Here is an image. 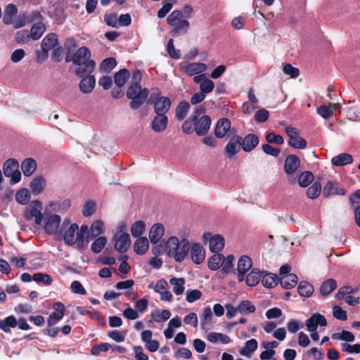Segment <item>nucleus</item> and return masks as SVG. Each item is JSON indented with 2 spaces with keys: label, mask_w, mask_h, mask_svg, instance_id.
I'll use <instances>...</instances> for the list:
<instances>
[{
  "label": "nucleus",
  "mask_w": 360,
  "mask_h": 360,
  "mask_svg": "<svg viewBox=\"0 0 360 360\" xmlns=\"http://www.w3.org/2000/svg\"><path fill=\"white\" fill-rule=\"evenodd\" d=\"M104 22L110 27H118V18L116 13H108L104 16Z\"/></svg>",
  "instance_id": "obj_62"
},
{
  "label": "nucleus",
  "mask_w": 360,
  "mask_h": 360,
  "mask_svg": "<svg viewBox=\"0 0 360 360\" xmlns=\"http://www.w3.org/2000/svg\"><path fill=\"white\" fill-rule=\"evenodd\" d=\"M168 287V283L165 279L158 281L155 285L153 283L148 285V288L153 289L155 292H169Z\"/></svg>",
  "instance_id": "obj_50"
},
{
  "label": "nucleus",
  "mask_w": 360,
  "mask_h": 360,
  "mask_svg": "<svg viewBox=\"0 0 360 360\" xmlns=\"http://www.w3.org/2000/svg\"><path fill=\"white\" fill-rule=\"evenodd\" d=\"M53 309L55 311L49 316L47 321L49 326L54 325L57 321H60L65 314V306L62 302H56L53 304Z\"/></svg>",
  "instance_id": "obj_19"
},
{
  "label": "nucleus",
  "mask_w": 360,
  "mask_h": 360,
  "mask_svg": "<svg viewBox=\"0 0 360 360\" xmlns=\"http://www.w3.org/2000/svg\"><path fill=\"white\" fill-rule=\"evenodd\" d=\"M288 144L296 149H304L307 147V141L305 139L297 135L291 141H288Z\"/></svg>",
  "instance_id": "obj_54"
},
{
  "label": "nucleus",
  "mask_w": 360,
  "mask_h": 360,
  "mask_svg": "<svg viewBox=\"0 0 360 360\" xmlns=\"http://www.w3.org/2000/svg\"><path fill=\"white\" fill-rule=\"evenodd\" d=\"M190 244L186 238L181 240L176 236H170L165 243V250L167 255L176 262L183 261L186 257Z\"/></svg>",
  "instance_id": "obj_2"
},
{
  "label": "nucleus",
  "mask_w": 360,
  "mask_h": 360,
  "mask_svg": "<svg viewBox=\"0 0 360 360\" xmlns=\"http://www.w3.org/2000/svg\"><path fill=\"white\" fill-rule=\"evenodd\" d=\"M116 66V60L113 58H108L105 59L100 66L102 72H109Z\"/></svg>",
  "instance_id": "obj_55"
},
{
  "label": "nucleus",
  "mask_w": 360,
  "mask_h": 360,
  "mask_svg": "<svg viewBox=\"0 0 360 360\" xmlns=\"http://www.w3.org/2000/svg\"><path fill=\"white\" fill-rule=\"evenodd\" d=\"M257 341L255 339L249 340L245 342V347L240 351V354L245 356H250L257 349Z\"/></svg>",
  "instance_id": "obj_40"
},
{
  "label": "nucleus",
  "mask_w": 360,
  "mask_h": 360,
  "mask_svg": "<svg viewBox=\"0 0 360 360\" xmlns=\"http://www.w3.org/2000/svg\"><path fill=\"white\" fill-rule=\"evenodd\" d=\"M95 85L96 79L94 76L89 75L82 79L79 88L83 94H89L93 91Z\"/></svg>",
  "instance_id": "obj_22"
},
{
  "label": "nucleus",
  "mask_w": 360,
  "mask_h": 360,
  "mask_svg": "<svg viewBox=\"0 0 360 360\" xmlns=\"http://www.w3.org/2000/svg\"><path fill=\"white\" fill-rule=\"evenodd\" d=\"M318 326H326L327 320L325 316L319 313L314 314L306 321V326L310 332L316 330Z\"/></svg>",
  "instance_id": "obj_14"
},
{
  "label": "nucleus",
  "mask_w": 360,
  "mask_h": 360,
  "mask_svg": "<svg viewBox=\"0 0 360 360\" xmlns=\"http://www.w3.org/2000/svg\"><path fill=\"white\" fill-rule=\"evenodd\" d=\"M18 13V8L14 4H8L4 9L3 22L5 25H11Z\"/></svg>",
  "instance_id": "obj_27"
},
{
  "label": "nucleus",
  "mask_w": 360,
  "mask_h": 360,
  "mask_svg": "<svg viewBox=\"0 0 360 360\" xmlns=\"http://www.w3.org/2000/svg\"><path fill=\"white\" fill-rule=\"evenodd\" d=\"M30 22V20L29 19V17L27 16V15L26 13H20L16 18H14L11 25H13V26L15 29H18V28H20V27L26 25Z\"/></svg>",
  "instance_id": "obj_49"
},
{
  "label": "nucleus",
  "mask_w": 360,
  "mask_h": 360,
  "mask_svg": "<svg viewBox=\"0 0 360 360\" xmlns=\"http://www.w3.org/2000/svg\"><path fill=\"white\" fill-rule=\"evenodd\" d=\"M255 307L248 300L242 301L237 307V310L240 314L253 313L255 311Z\"/></svg>",
  "instance_id": "obj_52"
},
{
  "label": "nucleus",
  "mask_w": 360,
  "mask_h": 360,
  "mask_svg": "<svg viewBox=\"0 0 360 360\" xmlns=\"http://www.w3.org/2000/svg\"><path fill=\"white\" fill-rule=\"evenodd\" d=\"M314 180V175L310 172H304L300 174L298 178V184L301 187L308 186Z\"/></svg>",
  "instance_id": "obj_46"
},
{
  "label": "nucleus",
  "mask_w": 360,
  "mask_h": 360,
  "mask_svg": "<svg viewBox=\"0 0 360 360\" xmlns=\"http://www.w3.org/2000/svg\"><path fill=\"white\" fill-rule=\"evenodd\" d=\"M190 110V105L186 101L180 102L175 109V116L179 121H182Z\"/></svg>",
  "instance_id": "obj_34"
},
{
  "label": "nucleus",
  "mask_w": 360,
  "mask_h": 360,
  "mask_svg": "<svg viewBox=\"0 0 360 360\" xmlns=\"http://www.w3.org/2000/svg\"><path fill=\"white\" fill-rule=\"evenodd\" d=\"M107 244V238L104 236L97 238L91 244V249L94 253H99Z\"/></svg>",
  "instance_id": "obj_47"
},
{
  "label": "nucleus",
  "mask_w": 360,
  "mask_h": 360,
  "mask_svg": "<svg viewBox=\"0 0 360 360\" xmlns=\"http://www.w3.org/2000/svg\"><path fill=\"white\" fill-rule=\"evenodd\" d=\"M126 227L124 225H121L114 236L115 248L119 252H125L130 247L131 240L129 233L125 232Z\"/></svg>",
  "instance_id": "obj_9"
},
{
  "label": "nucleus",
  "mask_w": 360,
  "mask_h": 360,
  "mask_svg": "<svg viewBox=\"0 0 360 360\" xmlns=\"http://www.w3.org/2000/svg\"><path fill=\"white\" fill-rule=\"evenodd\" d=\"M129 72L127 69L120 70L115 73L114 76L115 84L120 88L124 86L129 79Z\"/></svg>",
  "instance_id": "obj_37"
},
{
  "label": "nucleus",
  "mask_w": 360,
  "mask_h": 360,
  "mask_svg": "<svg viewBox=\"0 0 360 360\" xmlns=\"http://www.w3.org/2000/svg\"><path fill=\"white\" fill-rule=\"evenodd\" d=\"M261 281L265 288L271 289L278 284V278L274 274L263 272Z\"/></svg>",
  "instance_id": "obj_29"
},
{
  "label": "nucleus",
  "mask_w": 360,
  "mask_h": 360,
  "mask_svg": "<svg viewBox=\"0 0 360 360\" xmlns=\"http://www.w3.org/2000/svg\"><path fill=\"white\" fill-rule=\"evenodd\" d=\"M283 71L285 75H289L292 78L297 77L300 75L299 70L294 68L290 63H287L283 66Z\"/></svg>",
  "instance_id": "obj_63"
},
{
  "label": "nucleus",
  "mask_w": 360,
  "mask_h": 360,
  "mask_svg": "<svg viewBox=\"0 0 360 360\" xmlns=\"http://www.w3.org/2000/svg\"><path fill=\"white\" fill-rule=\"evenodd\" d=\"M186 281L184 278H172L169 283L172 286L173 292H184Z\"/></svg>",
  "instance_id": "obj_42"
},
{
  "label": "nucleus",
  "mask_w": 360,
  "mask_h": 360,
  "mask_svg": "<svg viewBox=\"0 0 360 360\" xmlns=\"http://www.w3.org/2000/svg\"><path fill=\"white\" fill-rule=\"evenodd\" d=\"M17 325L18 321L13 316H9L4 320H0V329L5 333L10 332V328H15Z\"/></svg>",
  "instance_id": "obj_39"
},
{
  "label": "nucleus",
  "mask_w": 360,
  "mask_h": 360,
  "mask_svg": "<svg viewBox=\"0 0 360 360\" xmlns=\"http://www.w3.org/2000/svg\"><path fill=\"white\" fill-rule=\"evenodd\" d=\"M231 122L228 118L219 119L214 129L215 136L219 139L224 137L229 131H231Z\"/></svg>",
  "instance_id": "obj_18"
},
{
  "label": "nucleus",
  "mask_w": 360,
  "mask_h": 360,
  "mask_svg": "<svg viewBox=\"0 0 360 360\" xmlns=\"http://www.w3.org/2000/svg\"><path fill=\"white\" fill-rule=\"evenodd\" d=\"M146 230V224L142 221H137L134 223L131 227V233L133 237H139L142 235Z\"/></svg>",
  "instance_id": "obj_48"
},
{
  "label": "nucleus",
  "mask_w": 360,
  "mask_h": 360,
  "mask_svg": "<svg viewBox=\"0 0 360 360\" xmlns=\"http://www.w3.org/2000/svg\"><path fill=\"white\" fill-rule=\"evenodd\" d=\"M149 242L146 237H139L134 244V252L140 255H144L148 250Z\"/></svg>",
  "instance_id": "obj_31"
},
{
  "label": "nucleus",
  "mask_w": 360,
  "mask_h": 360,
  "mask_svg": "<svg viewBox=\"0 0 360 360\" xmlns=\"http://www.w3.org/2000/svg\"><path fill=\"white\" fill-rule=\"evenodd\" d=\"M337 288L335 280L333 278L325 281L321 287L320 292H331Z\"/></svg>",
  "instance_id": "obj_53"
},
{
  "label": "nucleus",
  "mask_w": 360,
  "mask_h": 360,
  "mask_svg": "<svg viewBox=\"0 0 360 360\" xmlns=\"http://www.w3.org/2000/svg\"><path fill=\"white\" fill-rule=\"evenodd\" d=\"M149 95V91L146 88H142L141 84H131L127 91V96L131 101L129 106L133 110L139 108L146 101Z\"/></svg>",
  "instance_id": "obj_4"
},
{
  "label": "nucleus",
  "mask_w": 360,
  "mask_h": 360,
  "mask_svg": "<svg viewBox=\"0 0 360 360\" xmlns=\"http://www.w3.org/2000/svg\"><path fill=\"white\" fill-rule=\"evenodd\" d=\"M111 348V345L109 343H101L93 346L91 349V354L94 356H98L101 352H107Z\"/></svg>",
  "instance_id": "obj_58"
},
{
  "label": "nucleus",
  "mask_w": 360,
  "mask_h": 360,
  "mask_svg": "<svg viewBox=\"0 0 360 360\" xmlns=\"http://www.w3.org/2000/svg\"><path fill=\"white\" fill-rule=\"evenodd\" d=\"M183 13L180 10L173 11L167 18V24L173 27V35L186 34L191 27L188 20L183 19Z\"/></svg>",
  "instance_id": "obj_6"
},
{
  "label": "nucleus",
  "mask_w": 360,
  "mask_h": 360,
  "mask_svg": "<svg viewBox=\"0 0 360 360\" xmlns=\"http://www.w3.org/2000/svg\"><path fill=\"white\" fill-rule=\"evenodd\" d=\"M234 256L232 255H228L226 258L224 257V260L222 263V269L221 271L224 274H235L236 269H234L233 262H234Z\"/></svg>",
  "instance_id": "obj_41"
},
{
  "label": "nucleus",
  "mask_w": 360,
  "mask_h": 360,
  "mask_svg": "<svg viewBox=\"0 0 360 360\" xmlns=\"http://www.w3.org/2000/svg\"><path fill=\"white\" fill-rule=\"evenodd\" d=\"M353 158L348 153H340L331 159V163L334 166L342 167L352 163Z\"/></svg>",
  "instance_id": "obj_30"
},
{
  "label": "nucleus",
  "mask_w": 360,
  "mask_h": 360,
  "mask_svg": "<svg viewBox=\"0 0 360 360\" xmlns=\"http://www.w3.org/2000/svg\"><path fill=\"white\" fill-rule=\"evenodd\" d=\"M316 111H317V113L321 117H322L323 118L326 119V120L329 119L333 115V111L331 110L330 108L326 105H322L319 106L317 108Z\"/></svg>",
  "instance_id": "obj_64"
},
{
  "label": "nucleus",
  "mask_w": 360,
  "mask_h": 360,
  "mask_svg": "<svg viewBox=\"0 0 360 360\" xmlns=\"http://www.w3.org/2000/svg\"><path fill=\"white\" fill-rule=\"evenodd\" d=\"M321 191V184L319 182L314 183L307 190V195L311 199L318 198Z\"/></svg>",
  "instance_id": "obj_51"
},
{
  "label": "nucleus",
  "mask_w": 360,
  "mask_h": 360,
  "mask_svg": "<svg viewBox=\"0 0 360 360\" xmlns=\"http://www.w3.org/2000/svg\"><path fill=\"white\" fill-rule=\"evenodd\" d=\"M43 205L38 200H33L26 207L24 216L27 220H34L35 226L42 224L44 212L42 213Z\"/></svg>",
  "instance_id": "obj_8"
},
{
  "label": "nucleus",
  "mask_w": 360,
  "mask_h": 360,
  "mask_svg": "<svg viewBox=\"0 0 360 360\" xmlns=\"http://www.w3.org/2000/svg\"><path fill=\"white\" fill-rule=\"evenodd\" d=\"M33 280L37 283H41L44 285H50L52 282V278L49 274H44L41 273H37L33 275Z\"/></svg>",
  "instance_id": "obj_60"
},
{
  "label": "nucleus",
  "mask_w": 360,
  "mask_h": 360,
  "mask_svg": "<svg viewBox=\"0 0 360 360\" xmlns=\"http://www.w3.org/2000/svg\"><path fill=\"white\" fill-rule=\"evenodd\" d=\"M46 31V26L41 22L34 23L30 30V37L33 40L39 39Z\"/></svg>",
  "instance_id": "obj_35"
},
{
  "label": "nucleus",
  "mask_w": 360,
  "mask_h": 360,
  "mask_svg": "<svg viewBox=\"0 0 360 360\" xmlns=\"http://www.w3.org/2000/svg\"><path fill=\"white\" fill-rule=\"evenodd\" d=\"M242 137L239 135H233L225 147V151L230 157L238 153L241 147Z\"/></svg>",
  "instance_id": "obj_16"
},
{
  "label": "nucleus",
  "mask_w": 360,
  "mask_h": 360,
  "mask_svg": "<svg viewBox=\"0 0 360 360\" xmlns=\"http://www.w3.org/2000/svg\"><path fill=\"white\" fill-rule=\"evenodd\" d=\"M194 120V131L198 136L206 134L210 128L211 118L208 115H202L197 118L196 115H193Z\"/></svg>",
  "instance_id": "obj_12"
},
{
  "label": "nucleus",
  "mask_w": 360,
  "mask_h": 360,
  "mask_svg": "<svg viewBox=\"0 0 360 360\" xmlns=\"http://www.w3.org/2000/svg\"><path fill=\"white\" fill-rule=\"evenodd\" d=\"M214 88V82L211 79L207 78H206L205 80H204V82L201 83V85H200V91L202 92L204 94H207L212 92Z\"/></svg>",
  "instance_id": "obj_61"
},
{
  "label": "nucleus",
  "mask_w": 360,
  "mask_h": 360,
  "mask_svg": "<svg viewBox=\"0 0 360 360\" xmlns=\"http://www.w3.org/2000/svg\"><path fill=\"white\" fill-rule=\"evenodd\" d=\"M30 38H31V37L27 30H22L18 31L15 36L16 42L20 44L27 43L30 40Z\"/></svg>",
  "instance_id": "obj_56"
},
{
  "label": "nucleus",
  "mask_w": 360,
  "mask_h": 360,
  "mask_svg": "<svg viewBox=\"0 0 360 360\" xmlns=\"http://www.w3.org/2000/svg\"><path fill=\"white\" fill-rule=\"evenodd\" d=\"M63 239L66 244L72 245L77 242L83 243L84 240L89 242V227L87 225H82L80 229L77 224H70L65 231Z\"/></svg>",
  "instance_id": "obj_3"
},
{
  "label": "nucleus",
  "mask_w": 360,
  "mask_h": 360,
  "mask_svg": "<svg viewBox=\"0 0 360 360\" xmlns=\"http://www.w3.org/2000/svg\"><path fill=\"white\" fill-rule=\"evenodd\" d=\"M202 239L209 243V248L212 252H219L224 248L225 240L221 235L212 236L210 233L207 232L203 234Z\"/></svg>",
  "instance_id": "obj_10"
},
{
  "label": "nucleus",
  "mask_w": 360,
  "mask_h": 360,
  "mask_svg": "<svg viewBox=\"0 0 360 360\" xmlns=\"http://www.w3.org/2000/svg\"><path fill=\"white\" fill-rule=\"evenodd\" d=\"M345 191L338 186V183L334 181H328L326 184L323 189V195L328 198L333 195H344Z\"/></svg>",
  "instance_id": "obj_21"
},
{
  "label": "nucleus",
  "mask_w": 360,
  "mask_h": 360,
  "mask_svg": "<svg viewBox=\"0 0 360 360\" xmlns=\"http://www.w3.org/2000/svg\"><path fill=\"white\" fill-rule=\"evenodd\" d=\"M300 159L295 155L288 156L285 160L284 169L286 174H293L299 167Z\"/></svg>",
  "instance_id": "obj_24"
},
{
  "label": "nucleus",
  "mask_w": 360,
  "mask_h": 360,
  "mask_svg": "<svg viewBox=\"0 0 360 360\" xmlns=\"http://www.w3.org/2000/svg\"><path fill=\"white\" fill-rule=\"evenodd\" d=\"M46 180L41 176H36L30 183V189L33 195H37L43 192L46 187Z\"/></svg>",
  "instance_id": "obj_26"
},
{
  "label": "nucleus",
  "mask_w": 360,
  "mask_h": 360,
  "mask_svg": "<svg viewBox=\"0 0 360 360\" xmlns=\"http://www.w3.org/2000/svg\"><path fill=\"white\" fill-rule=\"evenodd\" d=\"M252 266V262L249 256L242 255L239 258L236 270L239 281H244L246 273L251 269Z\"/></svg>",
  "instance_id": "obj_13"
},
{
  "label": "nucleus",
  "mask_w": 360,
  "mask_h": 360,
  "mask_svg": "<svg viewBox=\"0 0 360 360\" xmlns=\"http://www.w3.org/2000/svg\"><path fill=\"white\" fill-rule=\"evenodd\" d=\"M61 221L60 216L56 214H51L48 212L46 209L44 210V217L42 220V226L44 232L50 236H61Z\"/></svg>",
  "instance_id": "obj_5"
},
{
  "label": "nucleus",
  "mask_w": 360,
  "mask_h": 360,
  "mask_svg": "<svg viewBox=\"0 0 360 360\" xmlns=\"http://www.w3.org/2000/svg\"><path fill=\"white\" fill-rule=\"evenodd\" d=\"M58 42L57 35L54 33L47 34L42 40L41 47L46 56L48 55L49 51L55 47Z\"/></svg>",
  "instance_id": "obj_25"
},
{
  "label": "nucleus",
  "mask_w": 360,
  "mask_h": 360,
  "mask_svg": "<svg viewBox=\"0 0 360 360\" xmlns=\"http://www.w3.org/2000/svg\"><path fill=\"white\" fill-rule=\"evenodd\" d=\"M168 125V117L166 115L156 114L153 119L150 126L153 131L157 133L165 131Z\"/></svg>",
  "instance_id": "obj_15"
},
{
  "label": "nucleus",
  "mask_w": 360,
  "mask_h": 360,
  "mask_svg": "<svg viewBox=\"0 0 360 360\" xmlns=\"http://www.w3.org/2000/svg\"><path fill=\"white\" fill-rule=\"evenodd\" d=\"M96 210V202L92 200L87 201L83 207L82 213L84 217L92 216Z\"/></svg>",
  "instance_id": "obj_57"
},
{
  "label": "nucleus",
  "mask_w": 360,
  "mask_h": 360,
  "mask_svg": "<svg viewBox=\"0 0 360 360\" xmlns=\"http://www.w3.org/2000/svg\"><path fill=\"white\" fill-rule=\"evenodd\" d=\"M279 281L281 285L284 289L290 290L297 285L298 278L295 274H291L287 276H281Z\"/></svg>",
  "instance_id": "obj_32"
},
{
  "label": "nucleus",
  "mask_w": 360,
  "mask_h": 360,
  "mask_svg": "<svg viewBox=\"0 0 360 360\" xmlns=\"http://www.w3.org/2000/svg\"><path fill=\"white\" fill-rule=\"evenodd\" d=\"M18 162L14 159H9L6 161L3 166V171L5 176H11L12 172L18 169Z\"/></svg>",
  "instance_id": "obj_43"
},
{
  "label": "nucleus",
  "mask_w": 360,
  "mask_h": 360,
  "mask_svg": "<svg viewBox=\"0 0 360 360\" xmlns=\"http://www.w3.org/2000/svg\"><path fill=\"white\" fill-rule=\"evenodd\" d=\"M262 274L263 271H261L259 269L257 268L252 269L246 276V284L250 287L256 286L261 281Z\"/></svg>",
  "instance_id": "obj_28"
},
{
  "label": "nucleus",
  "mask_w": 360,
  "mask_h": 360,
  "mask_svg": "<svg viewBox=\"0 0 360 360\" xmlns=\"http://www.w3.org/2000/svg\"><path fill=\"white\" fill-rule=\"evenodd\" d=\"M91 51L85 46L80 47L77 49L76 53L71 56L70 49H68V53L65 56V61L70 62L78 65H84L85 68L82 70L79 68L76 70L75 72L77 75L82 76L85 72H91L94 71L96 67L94 60H90Z\"/></svg>",
  "instance_id": "obj_1"
},
{
  "label": "nucleus",
  "mask_w": 360,
  "mask_h": 360,
  "mask_svg": "<svg viewBox=\"0 0 360 360\" xmlns=\"http://www.w3.org/2000/svg\"><path fill=\"white\" fill-rule=\"evenodd\" d=\"M191 257L195 264H201L205 258V252L202 245L198 243H193L191 247Z\"/></svg>",
  "instance_id": "obj_17"
},
{
  "label": "nucleus",
  "mask_w": 360,
  "mask_h": 360,
  "mask_svg": "<svg viewBox=\"0 0 360 360\" xmlns=\"http://www.w3.org/2000/svg\"><path fill=\"white\" fill-rule=\"evenodd\" d=\"M104 231V223L102 221H95L89 229V238L92 239L94 237L101 235Z\"/></svg>",
  "instance_id": "obj_36"
},
{
  "label": "nucleus",
  "mask_w": 360,
  "mask_h": 360,
  "mask_svg": "<svg viewBox=\"0 0 360 360\" xmlns=\"http://www.w3.org/2000/svg\"><path fill=\"white\" fill-rule=\"evenodd\" d=\"M224 260V256L222 254H214L208 260V266L211 270H217Z\"/></svg>",
  "instance_id": "obj_38"
},
{
  "label": "nucleus",
  "mask_w": 360,
  "mask_h": 360,
  "mask_svg": "<svg viewBox=\"0 0 360 360\" xmlns=\"http://www.w3.org/2000/svg\"><path fill=\"white\" fill-rule=\"evenodd\" d=\"M207 65L202 63L181 62L179 64L180 70L188 76H193L202 73L207 70Z\"/></svg>",
  "instance_id": "obj_11"
},
{
  "label": "nucleus",
  "mask_w": 360,
  "mask_h": 360,
  "mask_svg": "<svg viewBox=\"0 0 360 360\" xmlns=\"http://www.w3.org/2000/svg\"><path fill=\"white\" fill-rule=\"evenodd\" d=\"M165 233V228L162 224H153L149 232V239L153 244L158 243L162 238Z\"/></svg>",
  "instance_id": "obj_20"
},
{
  "label": "nucleus",
  "mask_w": 360,
  "mask_h": 360,
  "mask_svg": "<svg viewBox=\"0 0 360 360\" xmlns=\"http://www.w3.org/2000/svg\"><path fill=\"white\" fill-rule=\"evenodd\" d=\"M161 94L160 89H153L148 103L154 105V111L156 114L166 115L171 107V101L168 97L162 96Z\"/></svg>",
  "instance_id": "obj_7"
},
{
  "label": "nucleus",
  "mask_w": 360,
  "mask_h": 360,
  "mask_svg": "<svg viewBox=\"0 0 360 360\" xmlns=\"http://www.w3.org/2000/svg\"><path fill=\"white\" fill-rule=\"evenodd\" d=\"M259 143L258 136L254 134H249L241 141V146L245 152L252 151Z\"/></svg>",
  "instance_id": "obj_23"
},
{
  "label": "nucleus",
  "mask_w": 360,
  "mask_h": 360,
  "mask_svg": "<svg viewBox=\"0 0 360 360\" xmlns=\"http://www.w3.org/2000/svg\"><path fill=\"white\" fill-rule=\"evenodd\" d=\"M333 316L340 321H346L347 319V311L338 305L333 307Z\"/></svg>",
  "instance_id": "obj_59"
},
{
  "label": "nucleus",
  "mask_w": 360,
  "mask_h": 360,
  "mask_svg": "<svg viewBox=\"0 0 360 360\" xmlns=\"http://www.w3.org/2000/svg\"><path fill=\"white\" fill-rule=\"evenodd\" d=\"M171 316V312L167 309H164L162 311H155L151 313V317L157 322H163L168 320Z\"/></svg>",
  "instance_id": "obj_45"
},
{
  "label": "nucleus",
  "mask_w": 360,
  "mask_h": 360,
  "mask_svg": "<svg viewBox=\"0 0 360 360\" xmlns=\"http://www.w3.org/2000/svg\"><path fill=\"white\" fill-rule=\"evenodd\" d=\"M37 168L36 161L32 158L25 159L21 165V169L25 176H31Z\"/></svg>",
  "instance_id": "obj_33"
},
{
  "label": "nucleus",
  "mask_w": 360,
  "mask_h": 360,
  "mask_svg": "<svg viewBox=\"0 0 360 360\" xmlns=\"http://www.w3.org/2000/svg\"><path fill=\"white\" fill-rule=\"evenodd\" d=\"M16 201L21 205H26L30 199V193L27 188H20L15 193Z\"/></svg>",
  "instance_id": "obj_44"
}]
</instances>
